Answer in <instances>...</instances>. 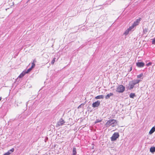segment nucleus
<instances>
[{"mask_svg": "<svg viewBox=\"0 0 155 155\" xmlns=\"http://www.w3.org/2000/svg\"><path fill=\"white\" fill-rule=\"evenodd\" d=\"M117 123V121L114 119H111L108 120L105 124L107 127H108L112 125V127L115 126L114 124Z\"/></svg>", "mask_w": 155, "mask_h": 155, "instance_id": "f257e3e1", "label": "nucleus"}, {"mask_svg": "<svg viewBox=\"0 0 155 155\" xmlns=\"http://www.w3.org/2000/svg\"><path fill=\"white\" fill-rule=\"evenodd\" d=\"M125 87L122 85H119L117 87L116 91L118 93H122L125 90Z\"/></svg>", "mask_w": 155, "mask_h": 155, "instance_id": "f03ea898", "label": "nucleus"}, {"mask_svg": "<svg viewBox=\"0 0 155 155\" xmlns=\"http://www.w3.org/2000/svg\"><path fill=\"white\" fill-rule=\"evenodd\" d=\"M119 137V134L118 133H114L111 137V140L113 141L116 140Z\"/></svg>", "mask_w": 155, "mask_h": 155, "instance_id": "7ed1b4c3", "label": "nucleus"}, {"mask_svg": "<svg viewBox=\"0 0 155 155\" xmlns=\"http://www.w3.org/2000/svg\"><path fill=\"white\" fill-rule=\"evenodd\" d=\"M65 123L64 120L62 118H61L57 122L56 125V127H58L63 125Z\"/></svg>", "mask_w": 155, "mask_h": 155, "instance_id": "20e7f679", "label": "nucleus"}, {"mask_svg": "<svg viewBox=\"0 0 155 155\" xmlns=\"http://www.w3.org/2000/svg\"><path fill=\"white\" fill-rule=\"evenodd\" d=\"M100 101H97L94 102L92 104V107L94 108L98 107L100 104Z\"/></svg>", "mask_w": 155, "mask_h": 155, "instance_id": "39448f33", "label": "nucleus"}, {"mask_svg": "<svg viewBox=\"0 0 155 155\" xmlns=\"http://www.w3.org/2000/svg\"><path fill=\"white\" fill-rule=\"evenodd\" d=\"M35 61V60H34L32 62L31 64L32 66L31 67L29 68L26 71H25L26 72V74L28 73L29 72H30L31 70L32 69V68H34L35 66V64L34 63V61Z\"/></svg>", "mask_w": 155, "mask_h": 155, "instance_id": "423d86ee", "label": "nucleus"}, {"mask_svg": "<svg viewBox=\"0 0 155 155\" xmlns=\"http://www.w3.org/2000/svg\"><path fill=\"white\" fill-rule=\"evenodd\" d=\"M136 64L138 68H142L144 65V63L142 62H138Z\"/></svg>", "mask_w": 155, "mask_h": 155, "instance_id": "0eeeda50", "label": "nucleus"}, {"mask_svg": "<svg viewBox=\"0 0 155 155\" xmlns=\"http://www.w3.org/2000/svg\"><path fill=\"white\" fill-rule=\"evenodd\" d=\"M128 85V89L130 90L132 89L134 86L131 81L129 82Z\"/></svg>", "mask_w": 155, "mask_h": 155, "instance_id": "6e6552de", "label": "nucleus"}, {"mask_svg": "<svg viewBox=\"0 0 155 155\" xmlns=\"http://www.w3.org/2000/svg\"><path fill=\"white\" fill-rule=\"evenodd\" d=\"M140 20V19H137L134 22L133 25H134V27L137 25L139 24Z\"/></svg>", "mask_w": 155, "mask_h": 155, "instance_id": "1a4fd4ad", "label": "nucleus"}, {"mask_svg": "<svg viewBox=\"0 0 155 155\" xmlns=\"http://www.w3.org/2000/svg\"><path fill=\"white\" fill-rule=\"evenodd\" d=\"M141 81L140 80H134L131 81L134 85L138 84Z\"/></svg>", "mask_w": 155, "mask_h": 155, "instance_id": "9d476101", "label": "nucleus"}, {"mask_svg": "<svg viewBox=\"0 0 155 155\" xmlns=\"http://www.w3.org/2000/svg\"><path fill=\"white\" fill-rule=\"evenodd\" d=\"M113 95L114 94L113 93H110L109 94H107L105 96V98L106 99H108L110 96H113Z\"/></svg>", "mask_w": 155, "mask_h": 155, "instance_id": "9b49d317", "label": "nucleus"}, {"mask_svg": "<svg viewBox=\"0 0 155 155\" xmlns=\"http://www.w3.org/2000/svg\"><path fill=\"white\" fill-rule=\"evenodd\" d=\"M26 74V72L25 71H23L18 76V78H22Z\"/></svg>", "mask_w": 155, "mask_h": 155, "instance_id": "f8f14e48", "label": "nucleus"}, {"mask_svg": "<svg viewBox=\"0 0 155 155\" xmlns=\"http://www.w3.org/2000/svg\"><path fill=\"white\" fill-rule=\"evenodd\" d=\"M155 131V126L153 127L149 132V134H151Z\"/></svg>", "mask_w": 155, "mask_h": 155, "instance_id": "ddd939ff", "label": "nucleus"}, {"mask_svg": "<svg viewBox=\"0 0 155 155\" xmlns=\"http://www.w3.org/2000/svg\"><path fill=\"white\" fill-rule=\"evenodd\" d=\"M76 149L75 147H73L72 150V155H76Z\"/></svg>", "mask_w": 155, "mask_h": 155, "instance_id": "4468645a", "label": "nucleus"}, {"mask_svg": "<svg viewBox=\"0 0 155 155\" xmlns=\"http://www.w3.org/2000/svg\"><path fill=\"white\" fill-rule=\"evenodd\" d=\"M150 151L152 153H153L155 152V147H151L150 148Z\"/></svg>", "mask_w": 155, "mask_h": 155, "instance_id": "2eb2a0df", "label": "nucleus"}, {"mask_svg": "<svg viewBox=\"0 0 155 155\" xmlns=\"http://www.w3.org/2000/svg\"><path fill=\"white\" fill-rule=\"evenodd\" d=\"M104 97V96L103 95H100L96 97L95 98L96 99H103Z\"/></svg>", "mask_w": 155, "mask_h": 155, "instance_id": "dca6fc26", "label": "nucleus"}, {"mask_svg": "<svg viewBox=\"0 0 155 155\" xmlns=\"http://www.w3.org/2000/svg\"><path fill=\"white\" fill-rule=\"evenodd\" d=\"M130 31V30L128 28L124 32V34L125 35H127L129 34V33Z\"/></svg>", "mask_w": 155, "mask_h": 155, "instance_id": "f3484780", "label": "nucleus"}, {"mask_svg": "<svg viewBox=\"0 0 155 155\" xmlns=\"http://www.w3.org/2000/svg\"><path fill=\"white\" fill-rule=\"evenodd\" d=\"M135 96V94L134 93H131L130 94V97L131 98H134Z\"/></svg>", "mask_w": 155, "mask_h": 155, "instance_id": "a211bd4d", "label": "nucleus"}, {"mask_svg": "<svg viewBox=\"0 0 155 155\" xmlns=\"http://www.w3.org/2000/svg\"><path fill=\"white\" fill-rule=\"evenodd\" d=\"M143 73H141L140 74H139L138 75H137V77L138 78H141V77H143Z\"/></svg>", "mask_w": 155, "mask_h": 155, "instance_id": "6ab92c4d", "label": "nucleus"}, {"mask_svg": "<svg viewBox=\"0 0 155 155\" xmlns=\"http://www.w3.org/2000/svg\"><path fill=\"white\" fill-rule=\"evenodd\" d=\"M102 120H99V119H97L96 120V121L95 122V123L96 124L98 122H101Z\"/></svg>", "mask_w": 155, "mask_h": 155, "instance_id": "aec40b11", "label": "nucleus"}, {"mask_svg": "<svg viewBox=\"0 0 155 155\" xmlns=\"http://www.w3.org/2000/svg\"><path fill=\"white\" fill-rule=\"evenodd\" d=\"M55 59H56V58H54L51 61V64H54V62L55 61Z\"/></svg>", "mask_w": 155, "mask_h": 155, "instance_id": "412c9836", "label": "nucleus"}, {"mask_svg": "<svg viewBox=\"0 0 155 155\" xmlns=\"http://www.w3.org/2000/svg\"><path fill=\"white\" fill-rule=\"evenodd\" d=\"M11 153L10 152V151H8L7 152L5 153L4 155H9L11 154Z\"/></svg>", "mask_w": 155, "mask_h": 155, "instance_id": "4be33fe9", "label": "nucleus"}, {"mask_svg": "<svg viewBox=\"0 0 155 155\" xmlns=\"http://www.w3.org/2000/svg\"><path fill=\"white\" fill-rule=\"evenodd\" d=\"M134 26L132 25L130 27L128 28L129 29H130V31H131L132 29L134 28Z\"/></svg>", "mask_w": 155, "mask_h": 155, "instance_id": "5701e85b", "label": "nucleus"}, {"mask_svg": "<svg viewBox=\"0 0 155 155\" xmlns=\"http://www.w3.org/2000/svg\"><path fill=\"white\" fill-rule=\"evenodd\" d=\"M147 32V28H145L143 30V32L144 33H146Z\"/></svg>", "mask_w": 155, "mask_h": 155, "instance_id": "b1692460", "label": "nucleus"}, {"mask_svg": "<svg viewBox=\"0 0 155 155\" xmlns=\"http://www.w3.org/2000/svg\"><path fill=\"white\" fill-rule=\"evenodd\" d=\"M84 105V104H81L78 107V108H81Z\"/></svg>", "mask_w": 155, "mask_h": 155, "instance_id": "393cba45", "label": "nucleus"}, {"mask_svg": "<svg viewBox=\"0 0 155 155\" xmlns=\"http://www.w3.org/2000/svg\"><path fill=\"white\" fill-rule=\"evenodd\" d=\"M152 64V63L151 62H149V63H147L146 64V65L147 66H149L150 65H151Z\"/></svg>", "mask_w": 155, "mask_h": 155, "instance_id": "a878e982", "label": "nucleus"}, {"mask_svg": "<svg viewBox=\"0 0 155 155\" xmlns=\"http://www.w3.org/2000/svg\"><path fill=\"white\" fill-rule=\"evenodd\" d=\"M14 149L13 148H12L11 149H10L8 151H10V152L11 153V152H13L14 151Z\"/></svg>", "mask_w": 155, "mask_h": 155, "instance_id": "bb28decb", "label": "nucleus"}, {"mask_svg": "<svg viewBox=\"0 0 155 155\" xmlns=\"http://www.w3.org/2000/svg\"><path fill=\"white\" fill-rule=\"evenodd\" d=\"M152 43L153 44H155V39L153 40L152 41Z\"/></svg>", "mask_w": 155, "mask_h": 155, "instance_id": "cd10ccee", "label": "nucleus"}, {"mask_svg": "<svg viewBox=\"0 0 155 155\" xmlns=\"http://www.w3.org/2000/svg\"><path fill=\"white\" fill-rule=\"evenodd\" d=\"M1 100V97H0V101Z\"/></svg>", "mask_w": 155, "mask_h": 155, "instance_id": "c85d7f7f", "label": "nucleus"}]
</instances>
